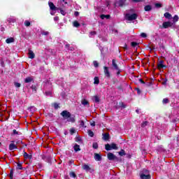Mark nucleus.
<instances>
[{"label":"nucleus","instance_id":"obj_20","mask_svg":"<svg viewBox=\"0 0 179 179\" xmlns=\"http://www.w3.org/2000/svg\"><path fill=\"white\" fill-rule=\"evenodd\" d=\"M15 41V39L13 38H8L6 40V43L7 44H10V43H13Z\"/></svg>","mask_w":179,"mask_h":179},{"label":"nucleus","instance_id":"obj_27","mask_svg":"<svg viewBox=\"0 0 179 179\" xmlns=\"http://www.w3.org/2000/svg\"><path fill=\"white\" fill-rule=\"evenodd\" d=\"M24 157L25 159H31V155H29V154H27V152L24 153Z\"/></svg>","mask_w":179,"mask_h":179},{"label":"nucleus","instance_id":"obj_31","mask_svg":"<svg viewBox=\"0 0 179 179\" xmlns=\"http://www.w3.org/2000/svg\"><path fill=\"white\" fill-rule=\"evenodd\" d=\"M88 135L89 136L93 137L94 136V134L93 133V131H92V130H89Z\"/></svg>","mask_w":179,"mask_h":179},{"label":"nucleus","instance_id":"obj_5","mask_svg":"<svg viewBox=\"0 0 179 179\" xmlns=\"http://www.w3.org/2000/svg\"><path fill=\"white\" fill-rule=\"evenodd\" d=\"M103 72H104V75L105 76H106V78H110L111 76V73H110V71L108 70V67L107 66H104L103 67Z\"/></svg>","mask_w":179,"mask_h":179},{"label":"nucleus","instance_id":"obj_14","mask_svg":"<svg viewBox=\"0 0 179 179\" xmlns=\"http://www.w3.org/2000/svg\"><path fill=\"white\" fill-rule=\"evenodd\" d=\"M83 170H85L86 171H90V170H92V168H90V166L87 164H84L83 166Z\"/></svg>","mask_w":179,"mask_h":179},{"label":"nucleus","instance_id":"obj_24","mask_svg":"<svg viewBox=\"0 0 179 179\" xmlns=\"http://www.w3.org/2000/svg\"><path fill=\"white\" fill-rule=\"evenodd\" d=\"M110 17V15H101V19L104 20V19H108Z\"/></svg>","mask_w":179,"mask_h":179},{"label":"nucleus","instance_id":"obj_34","mask_svg":"<svg viewBox=\"0 0 179 179\" xmlns=\"http://www.w3.org/2000/svg\"><path fill=\"white\" fill-rule=\"evenodd\" d=\"M178 15H175L173 17V22L176 23V22H178Z\"/></svg>","mask_w":179,"mask_h":179},{"label":"nucleus","instance_id":"obj_60","mask_svg":"<svg viewBox=\"0 0 179 179\" xmlns=\"http://www.w3.org/2000/svg\"><path fill=\"white\" fill-rule=\"evenodd\" d=\"M124 50H127L128 48V46L127 45V44L124 45Z\"/></svg>","mask_w":179,"mask_h":179},{"label":"nucleus","instance_id":"obj_45","mask_svg":"<svg viewBox=\"0 0 179 179\" xmlns=\"http://www.w3.org/2000/svg\"><path fill=\"white\" fill-rule=\"evenodd\" d=\"M94 66H95V68H97V66H99V63H97V62H94Z\"/></svg>","mask_w":179,"mask_h":179},{"label":"nucleus","instance_id":"obj_10","mask_svg":"<svg viewBox=\"0 0 179 179\" xmlns=\"http://www.w3.org/2000/svg\"><path fill=\"white\" fill-rule=\"evenodd\" d=\"M124 5H125V0H118L115 3L116 6H124Z\"/></svg>","mask_w":179,"mask_h":179},{"label":"nucleus","instance_id":"obj_26","mask_svg":"<svg viewBox=\"0 0 179 179\" xmlns=\"http://www.w3.org/2000/svg\"><path fill=\"white\" fill-rule=\"evenodd\" d=\"M67 121L69 122H73L75 121V117L70 116L69 118H67Z\"/></svg>","mask_w":179,"mask_h":179},{"label":"nucleus","instance_id":"obj_62","mask_svg":"<svg viewBox=\"0 0 179 179\" xmlns=\"http://www.w3.org/2000/svg\"><path fill=\"white\" fill-rule=\"evenodd\" d=\"M60 2H65V1H64V0H60Z\"/></svg>","mask_w":179,"mask_h":179},{"label":"nucleus","instance_id":"obj_49","mask_svg":"<svg viewBox=\"0 0 179 179\" xmlns=\"http://www.w3.org/2000/svg\"><path fill=\"white\" fill-rule=\"evenodd\" d=\"M96 31H93L90 32V36H95Z\"/></svg>","mask_w":179,"mask_h":179},{"label":"nucleus","instance_id":"obj_13","mask_svg":"<svg viewBox=\"0 0 179 179\" xmlns=\"http://www.w3.org/2000/svg\"><path fill=\"white\" fill-rule=\"evenodd\" d=\"M94 157L96 162H100L101 160V155H100V154L94 153Z\"/></svg>","mask_w":179,"mask_h":179},{"label":"nucleus","instance_id":"obj_58","mask_svg":"<svg viewBox=\"0 0 179 179\" xmlns=\"http://www.w3.org/2000/svg\"><path fill=\"white\" fill-rule=\"evenodd\" d=\"M80 141H81V138H77L76 139V142H80Z\"/></svg>","mask_w":179,"mask_h":179},{"label":"nucleus","instance_id":"obj_57","mask_svg":"<svg viewBox=\"0 0 179 179\" xmlns=\"http://www.w3.org/2000/svg\"><path fill=\"white\" fill-rule=\"evenodd\" d=\"M90 125L92 127H94L96 125V123H94V122H92L90 123Z\"/></svg>","mask_w":179,"mask_h":179},{"label":"nucleus","instance_id":"obj_53","mask_svg":"<svg viewBox=\"0 0 179 179\" xmlns=\"http://www.w3.org/2000/svg\"><path fill=\"white\" fill-rule=\"evenodd\" d=\"M138 80H139V82H140L141 83H143V85H145V81H143V80L139 79Z\"/></svg>","mask_w":179,"mask_h":179},{"label":"nucleus","instance_id":"obj_21","mask_svg":"<svg viewBox=\"0 0 179 179\" xmlns=\"http://www.w3.org/2000/svg\"><path fill=\"white\" fill-rule=\"evenodd\" d=\"M145 12H149L150 10H152V6H145L144 8Z\"/></svg>","mask_w":179,"mask_h":179},{"label":"nucleus","instance_id":"obj_54","mask_svg":"<svg viewBox=\"0 0 179 179\" xmlns=\"http://www.w3.org/2000/svg\"><path fill=\"white\" fill-rule=\"evenodd\" d=\"M55 10H52V12H50V15H52V16H54V15H55Z\"/></svg>","mask_w":179,"mask_h":179},{"label":"nucleus","instance_id":"obj_28","mask_svg":"<svg viewBox=\"0 0 179 179\" xmlns=\"http://www.w3.org/2000/svg\"><path fill=\"white\" fill-rule=\"evenodd\" d=\"M23 167H22V164L20 163H17V170H22Z\"/></svg>","mask_w":179,"mask_h":179},{"label":"nucleus","instance_id":"obj_64","mask_svg":"<svg viewBox=\"0 0 179 179\" xmlns=\"http://www.w3.org/2000/svg\"><path fill=\"white\" fill-rule=\"evenodd\" d=\"M0 145H1V143H0Z\"/></svg>","mask_w":179,"mask_h":179},{"label":"nucleus","instance_id":"obj_41","mask_svg":"<svg viewBox=\"0 0 179 179\" xmlns=\"http://www.w3.org/2000/svg\"><path fill=\"white\" fill-rule=\"evenodd\" d=\"M136 45H138V43L136 42L131 43V47H136Z\"/></svg>","mask_w":179,"mask_h":179},{"label":"nucleus","instance_id":"obj_50","mask_svg":"<svg viewBox=\"0 0 179 179\" xmlns=\"http://www.w3.org/2000/svg\"><path fill=\"white\" fill-rule=\"evenodd\" d=\"M136 90L138 94H141V90H139V88H136Z\"/></svg>","mask_w":179,"mask_h":179},{"label":"nucleus","instance_id":"obj_12","mask_svg":"<svg viewBox=\"0 0 179 179\" xmlns=\"http://www.w3.org/2000/svg\"><path fill=\"white\" fill-rule=\"evenodd\" d=\"M15 149H17V147L16 145H15L13 141H12V143L9 145V150H15Z\"/></svg>","mask_w":179,"mask_h":179},{"label":"nucleus","instance_id":"obj_9","mask_svg":"<svg viewBox=\"0 0 179 179\" xmlns=\"http://www.w3.org/2000/svg\"><path fill=\"white\" fill-rule=\"evenodd\" d=\"M34 57H36V55L34 54V52L32 50H29L28 57L30 58V59H34Z\"/></svg>","mask_w":179,"mask_h":179},{"label":"nucleus","instance_id":"obj_2","mask_svg":"<svg viewBox=\"0 0 179 179\" xmlns=\"http://www.w3.org/2000/svg\"><path fill=\"white\" fill-rule=\"evenodd\" d=\"M105 148L107 150H117V149H118V148L117 147V145H115V143H112V144H106L105 145Z\"/></svg>","mask_w":179,"mask_h":179},{"label":"nucleus","instance_id":"obj_3","mask_svg":"<svg viewBox=\"0 0 179 179\" xmlns=\"http://www.w3.org/2000/svg\"><path fill=\"white\" fill-rule=\"evenodd\" d=\"M126 20H135L138 17V15L134 14H126Z\"/></svg>","mask_w":179,"mask_h":179},{"label":"nucleus","instance_id":"obj_36","mask_svg":"<svg viewBox=\"0 0 179 179\" xmlns=\"http://www.w3.org/2000/svg\"><path fill=\"white\" fill-rule=\"evenodd\" d=\"M70 177H73V178H75L76 177V174H75V172H71Z\"/></svg>","mask_w":179,"mask_h":179},{"label":"nucleus","instance_id":"obj_18","mask_svg":"<svg viewBox=\"0 0 179 179\" xmlns=\"http://www.w3.org/2000/svg\"><path fill=\"white\" fill-rule=\"evenodd\" d=\"M32 81H33V78H31V77H27L24 80L25 83H30Z\"/></svg>","mask_w":179,"mask_h":179},{"label":"nucleus","instance_id":"obj_15","mask_svg":"<svg viewBox=\"0 0 179 179\" xmlns=\"http://www.w3.org/2000/svg\"><path fill=\"white\" fill-rule=\"evenodd\" d=\"M163 62H164L163 61H160V62L157 64V66H158V69H162L166 67V66H164V65L163 64Z\"/></svg>","mask_w":179,"mask_h":179},{"label":"nucleus","instance_id":"obj_59","mask_svg":"<svg viewBox=\"0 0 179 179\" xmlns=\"http://www.w3.org/2000/svg\"><path fill=\"white\" fill-rule=\"evenodd\" d=\"M54 107H55V108H58V103H55L54 104Z\"/></svg>","mask_w":179,"mask_h":179},{"label":"nucleus","instance_id":"obj_39","mask_svg":"<svg viewBox=\"0 0 179 179\" xmlns=\"http://www.w3.org/2000/svg\"><path fill=\"white\" fill-rule=\"evenodd\" d=\"M24 24L27 27H29V26H30V22H29L28 20H26L24 22Z\"/></svg>","mask_w":179,"mask_h":179},{"label":"nucleus","instance_id":"obj_7","mask_svg":"<svg viewBox=\"0 0 179 179\" xmlns=\"http://www.w3.org/2000/svg\"><path fill=\"white\" fill-rule=\"evenodd\" d=\"M112 66L113 69H115V71H118L120 69V67H118V65L117 64V62L115 59L112 60Z\"/></svg>","mask_w":179,"mask_h":179},{"label":"nucleus","instance_id":"obj_8","mask_svg":"<svg viewBox=\"0 0 179 179\" xmlns=\"http://www.w3.org/2000/svg\"><path fill=\"white\" fill-rule=\"evenodd\" d=\"M48 5L50 6V9L51 10H58V7H56L55 5H54V3L52 2H49Z\"/></svg>","mask_w":179,"mask_h":179},{"label":"nucleus","instance_id":"obj_51","mask_svg":"<svg viewBox=\"0 0 179 179\" xmlns=\"http://www.w3.org/2000/svg\"><path fill=\"white\" fill-rule=\"evenodd\" d=\"M120 107H122V108H125V105L124 104V103H120Z\"/></svg>","mask_w":179,"mask_h":179},{"label":"nucleus","instance_id":"obj_6","mask_svg":"<svg viewBox=\"0 0 179 179\" xmlns=\"http://www.w3.org/2000/svg\"><path fill=\"white\" fill-rule=\"evenodd\" d=\"M173 26V23L170 22H164L162 24V27L164 29H168V27H171Z\"/></svg>","mask_w":179,"mask_h":179},{"label":"nucleus","instance_id":"obj_30","mask_svg":"<svg viewBox=\"0 0 179 179\" xmlns=\"http://www.w3.org/2000/svg\"><path fill=\"white\" fill-rule=\"evenodd\" d=\"M120 156H125V151L124 150H121L120 152H119Z\"/></svg>","mask_w":179,"mask_h":179},{"label":"nucleus","instance_id":"obj_52","mask_svg":"<svg viewBox=\"0 0 179 179\" xmlns=\"http://www.w3.org/2000/svg\"><path fill=\"white\" fill-rule=\"evenodd\" d=\"M117 71V75H120V73H121V70H120V69H118V70H116Z\"/></svg>","mask_w":179,"mask_h":179},{"label":"nucleus","instance_id":"obj_16","mask_svg":"<svg viewBox=\"0 0 179 179\" xmlns=\"http://www.w3.org/2000/svg\"><path fill=\"white\" fill-rule=\"evenodd\" d=\"M58 10H60V13L63 15V16H65L66 15V12H65V10L62 8V7H58Z\"/></svg>","mask_w":179,"mask_h":179},{"label":"nucleus","instance_id":"obj_25","mask_svg":"<svg viewBox=\"0 0 179 179\" xmlns=\"http://www.w3.org/2000/svg\"><path fill=\"white\" fill-rule=\"evenodd\" d=\"M73 25L74 27H79V26H80V24H79L78 21H74L73 22Z\"/></svg>","mask_w":179,"mask_h":179},{"label":"nucleus","instance_id":"obj_37","mask_svg":"<svg viewBox=\"0 0 179 179\" xmlns=\"http://www.w3.org/2000/svg\"><path fill=\"white\" fill-rule=\"evenodd\" d=\"M141 36L143 38H146L148 37V35L145 33H141Z\"/></svg>","mask_w":179,"mask_h":179},{"label":"nucleus","instance_id":"obj_22","mask_svg":"<svg viewBox=\"0 0 179 179\" xmlns=\"http://www.w3.org/2000/svg\"><path fill=\"white\" fill-rule=\"evenodd\" d=\"M164 16L166 18V19H171V14H170L169 13H165Z\"/></svg>","mask_w":179,"mask_h":179},{"label":"nucleus","instance_id":"obj_11","mask_svg":"<svg viewBox=\"0 0 179 179\" xmlns=\"http://www.w3.org/2000/svg\"><path fill=\"white\" fill-rule=\"evenodd\" d=\"M108 160H115V159H117V157H115L114 154L109 152L108 153Z\"/></svg>","mask_w":179,"mask_h":179},{"label":"nucleus","instance_id":"obj_55","mask_svg":"<svg viewBox=\"0 0 179 179\" xmlns=\"http://www.w3.org/2000/svg\"><path fill=\"white\" fill-rule=\"evenodd\" d=\"M133 2H142L143 0H132Z\"/></svg>","mask_w":179,"mask_h":179},{"label":"nucleus","instance_id":"obj_44","mask_svg":"<svg viewBox=\"0 0 179 179\" xmlns=\"http://www.w3.org/2000/svg\"><path fill=\"white\" fill-rule=\"evenodd\" d=\"M15 87H20V83H15Z\"/></svg>","mask_w":179,"mask_h":179},{"label":"nucleus","instance_id":"obj_38","mask_svg":"<svg viewBox=\"0 0 179 179\" xmlns=\"http://www.w3.org/2000/svg\"><path fill=\"white\" fill-rule=\"evenodd\" d=\"M147 125H148V122H143L141 124L142 128H145V127H146Z\"/></svg>","mask_w":179,"mask_h":179},{"label":"nucleus","instance_id":"obj_4","mask_svg":"<svg viewBox=\"0 0 179 179\" xmlns=\"http://www.w3.org/2000/svg\"><path fill=\"white\" fill-rule=\"evenodd\" d=\"M61 115L64 120H68V118L71 117V113L68 112L67 110H64L61 113Z\"/></svg>","mask_w":179,"mask_h":179},{"label":"nucleus","instance_id":"obj_56","mask_svg":"<svg viewBox=\"0 0 179 179\" xmlns=\"http://www.w3.org/2000/svg\"><path fill=\"white\" fill-rule=\"evenodd\" d=\"M74 15H75V16H79V12L76 11V12L74 13Z\"/></svg>","mask_w":179,"mask_h":179},{"label":"nucleus","instance_id":"obj_43","mask_svg":"<svg viewBox=\"0 0 179 179\" xmlns=\"http://www.w3.org/2000/svg\"><path fill=\"white\" fill-rule=\"evenodd\" d=\"M13 135H17L19 134V132L17 131H16V129L13 130Z\"/></svg>","mask_w":179,"mask_h":179},{"label":"nucleus","instance_id":"obj_48","mask_svg":"<svg viewBox=\"0 0 179 179\" xmlns=\"http://www.w3.org/2000/svg\"><path fill=\"white\" fill-rule=\"evenodd\" d=\"M155 6H156L157 8H162V4H160V3H156V4H155Z\"/></svg>","mask_w":179,"mask_h":179},{"label":"nucleus","instance_id":"obj_63","mask_svg":"<svg viewBox=\"0 0 179 179\" xmlns=\"http://www.w3.org/2000/svg\"><path fill=\"white\" fill-rule=\"evenodd\" d=\"M19 142H20V141L17 142V143H19Z\"/></svg>","mask_w":179,"mask_h":179},{"label":"nucleus","instance_id":"obj_23","mask_svg":"<svg viewBox=\"0 0 179 179\" xmlns=\"http://www.w3.org/2000/svg\"><path fill=\"white\" fill-rule=\"evenodd\" d=\"M81 103L83 106H89V101L86 99H83Z\"/></svg>","mask_w":179,"mask_h":179},{"label":"nucleus","instance_id":"obj_29","mask_svg":"<svg viewBox=\"0 0 179 179\" xmlns=\"http://www.w3.org/2000/svg\"><path fill=\"white\" fill-rule=\"evenodd\" d=\"M94 85H99V78H97V77L94 78Z\"/></svg>","mask_w":179,"mask_h":179},{"label":"nucleus","instance_id":"obj_46","mask_svg":"<svg viewBox=\"0 0 179 179\" xmlns=\"http://www.w3.org/2000/svg\"><path fill=\"white\" fill-rule=\"evenodd\" d=\"M80 125L81 127H85V122H83V120H81Z\"/></svg>","mask_w":179,"mask_h":179},{"label":"nucleus","instance_id":"obj_47","mask_svg":"<svg viewBox=\"0 0 179 179\" xmlns=\"http://www.w3.org/2000/svg\"><path fill=\"white\" fill-rule=\"evenodd\" d=\"M10 178L13 179V171H11L10 173Z\"/></svg>","mask_w":179,"mask_h":179},{"label":"nucleus","instance_id":"obj_32","mask_svg":"<svg viewBox=\"0 0 179 179\" xmlns=\"http://www.w3.org/2000/svg\"><path fill=\"white\" fill-rule=\"evenodd\" d=\"M48 34H50V32H48V31H43L41 32L42 36H48Z\"/></svg>","mask_w":179,"mask_h":179},{"label":"nucleus","instance_id":"obj_17","mask_svg":"<svg viewBox=\"0 0 179 179\" xmlns=\"http://www.w3.org/2000/svg\"><path fill=\"white\" fill-rule=\"evenodd\" d=\"M92 100L94 103H100V98L97 96H93Z\"/></svg>","mask_w":179,"mask_h":179},{"label":"nucleus","instance_id":"obj_1","mask_svg":"<svg viewBox=\"0 0 179 179\" xmlns=\"http://www.w3.org/2000/svg\"><path fill=\"white\" fill-rule=\"evenodd\" d=\"M140 178L141 179H150V174L149 173V171L148 170H143L140 173Z\"/></svg>","mask_w":179,"mask_h":179},{"label":"nucleus","instance_id":"obj_19","mask_svg":"<svg viewBox=\"0 0 179 179\" xmlns=\"http://www.w3.org/2000/svg\"><path fill=\"white\" fill-rule=\"evenodd\" d=\"M73 149H74L75 152H79V151H80V146L78 144H76L73 146Z\"/></svg>","mask_w":179,"mask_h":179},{"label":"nucleus","instance_id":"obj_33","mask_svg":"<svg viewBox=\"0 0 179 179\" xmlns=\"http://www.w3.org/2000/svg\"><path fill=\"white\" fill-rule=\"evenodd\" d=\"M92 148L94 149H97V148H99V144H97V143H94L92 145Z\"/></svg>","mask_w":179,"mask_h":179},{"label":"nucleus","instance_id":"obj_61","mask_svg":"<svg viewBox=\"0 0 179 179\" xmlns=\"http://www.w3.org/2000/svg\"><path fill=\"white\" fill-rule=\"evenodd\" d=\"M54 20H58V17H55L54 18Z\"/></svg>","mask_w":179,"mask_h":179},{"label":"nucleus","instance_id":"obj_40","mask_svg":"<svg viewBox=\"0 0 179 179\" xmlns=\"http://www.w3.org/2000/svg\"><path fill=\"white\" fill-rule=\"evenodd\" d=\"M103 138L104 139V141H107V139H108V134H103Z\"/></svg>","mask_w":179,"mask_h":179},{"label":"nucleus","instance_id":"obj_35","mask_svg":"<svg viewBox=\"0 0 179 179\" xmlns=\"http://www.w3.org/2000/svg\"><path fill=\"white\" fill-rule=\"evenodd\" d=\"M162 102H163V104H167V103H169V99L167 98L164 99Z\"/></svg>","mask_w":179,"mask_h":179},{"label":"nucleus","instance_id":"obj_42","mask_svg":"<svg viewBox=\"0 0 179 179\" xmlns=\"http://www.w3.org/2000/svg\"><path fill=\"white\" fill-rule=\"evenodd\" d=\"M70 132H71V135H73V134H75V132H76L75 129H71Z\"/></svg>","mask_w":179,"mask_h":179}]
</instances>
